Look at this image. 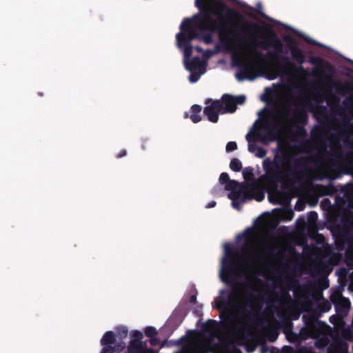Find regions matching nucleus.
<instances>
[{
  "instance_id": "1",
  "label": "nucleus",
  "mask_w": 353,
  "mask_h": 353,
  "mask_svg": "<svg viewBox=\"0 0 353 353\" xmlns=\"http://www.w3.org/2000/svg\"><path fill=\"white\" fill-rule=\"evenodd\" d=\"M248 44L250 46L249 55L256 63H261L265 61V55L261 51L258 50L257 47L264 50H268L270 47L274 48V51H268L266 57L276 68L277 74L289 77L292 75L293 71L300 75L306 73L302 65L305 61L304 52L301 48L288 46L292 59L299 64V66L294 67V64L288 56L279 55L283 52V44L274 31L270 30L269 34L265 36L263 41L257 42L256 39L252 40L248 42Z\"/></svg>"
},
{
  "instance_id": "2",
  "label": "nucleus",
  "mask_w": 353,
  "mask_h": 353,
  "mask_svg": "<svg viewBox=\"0 0 353 353\" xmlns=\"http://www.w3.org/2000/svg\"><path fill=\"white\" fill-rule=\"evenodd\" d=\"M243 237L245 240L241 249L232 247L230 243H225L224 245L225 255L221 261V280L232 285V291L228 295V300L221 299L216 303V308L221 311L220 319L223 327L228 328L233 323V315L227 307L231 305L236 299V286L243 285L248 290H252V285L250 282H240L237 280H233L232 278L237 275V269L236 258L241 252H249L253 248L254 240L252 236L251 229L248 228L243 233L240 234L238 238Z\"/></svg>"
},
{
  "instance_id": "3",
  "label": "nucleus",
  "mask_w": 353,
  "mask_h": 353,
  "mask_svg": "<svg viewBox=\"0 0 353 353\" xmlns=\"http://www.w3.org/2000/svg\"><path fill=\"white\" fill-rule=\"evenodd\" d=\"M216 6H210L207 12L203 16L198 17L199 27L210 31V33H200L199 39L203 40L206 44H210L213 41L212 33H218L222 43L227 46L231 44L233 39H236L242 43L245 40L237 34L234 28V23L232 19L235 17H240L241 14L234 10L228 9L223 16V12L226 5L220 0H217Z\"/></svg>"
},
{
  "instance_id": "4",
  "label": "nucleus",
  "mask_w": 353,
  "mask_h": 353,
  "mask_svg": "<svg viewBox=\"0 0 353 353\" xmlns=\"http://www.w3.org/2000/svg\"><path fill=\"white\" fill-rule=\"evenodd\" d=\"M279 150L281 155L276 153L272 160L266 158L263 161L265 179L268 183L275 187H277L279 183L284 187L294 185L296 181L307 171V165L311 159L308 157L301 156L294 159L293 167L285 169L283 165H289L292 159L284 150L280 148Z\"/></svg>"
},
{
  "instance_id": "5",
  "label": "nucleus",
  "mask_w": 353,
  "mask_h": 353,
  "mask_svg": "<svg viewBox=\"0 0 353 353\" xmlns=\"http://www.w3.org/2000/svg\"><path fill=\"white\" fill-rule=\"evenodd\" d=\"M262 300L254 294L250 292L246 299H244V306L250 307V310H245L241 314V319L243 325H250L252 316H258L261 309Z\"/></svg>"
},
{
  "instance_id": "6",
  "label": "nucleus",
  "mask_w": 353,
  "mask_h": 353,
  "mask_svg": "<svg viewBox=\"0 0 353 353\" xmlns=\"http://www.w3.org/2000/svg\"><path fill=\"white\" fill-rule=\"evenodd\" d=\"M314 73L316 77H322L325 81L333 83L335 85L336 92L338 94H350V97L347 99L345 101H344V104L353 105V84L352 83H336L333 81L332 77L330 74H327L323 69H321L319 72L314 69Z\"/></svg>"
},
{
  "instance_id": "7",
  "label": "nucleus",
  "mask_w": 353,
  "mask_h": 353,
  "mask_svg": "<svg viewBox=\"0 0 353 353\" xmlns=\"http://www.w3.org/2000/svg\"><path fill=\"white\" fill-rule=\"evenodd\" d=\"M305 327L301 331V335L303 339L310 337L316 339L319 337L324 331L327 325L314 317H309L304 322Z\"/></svg>"
},
{
  "instance_id": "8",
  "label": "nucleus",
  "mask_w": 353,
  "mask_h": 353,
  "mask_svg": "<svg viewBox=\"0 0 353 353\" xmlns=\"http://www.w3.org/2000/svg\"><path fill=\"white\" fill-rule=\"evenodd\" d=\"M232 61L235 65H237L240 70L236 74V78L238 81H241L245 79L253 81L256 78V72L257 68L252 63L243 61L241 59L232 57Z\"/></svg>"
},
{
  "instance_id": "9",
  "label": "nucleus",
  "mask_w": 353,
  "mask_h": 353,
  "mask_svg": "<svg viewBox=\"0 0 353 353\" xmlns=\"http://www.w3.org/2000/svg\"><path fill=\"white\" fill-rule=\"evenodd\" d=\"M264 128L265 130L263 134L261 132L259 128L254 130V136L258 142L267 145L270 142H274L279 139V126L278 124L266 123Z\"/></svg>"
},
{
  "instance_id": "10",
  "label": "nucleus",
  "mask_w": 353,
  "mask_h": 353,
  "mask_svg": "<svg viewBox=\"0 0 353 353\" xmlns=\"http://www.w3.org/2000/svg\"><path fill=\"white\" fill-rule=\"evenodd\" d=\"M244 95L233 96L230 94H224L220 101L222 105V112L234 113L237 109V105H242L245 101Z\"/></svg>"
},
{
  "instance_id": "11",
  "label": "nucleus",
  "mask_w": 353,
  "mask_h": 353,
  "mask_svg": "<svg viewBox=\"0 0 353 353\" xmlns=\"http://www.w3.org/2000/svg\"><path fill=\"white\" fill-rule=\"evenodd\" d=\"M211 101V104L204 108L203 114L207 117L209 121L217 123L219 121V114L222 112V105L219 100L212 101L211 99H207L205 103Z\"/></svg>"
},
{
  "instance_id": "12",
  "label": "nucleus",
  "mask_w": 353,
  "mask_h": 353,
  "mask_svg": "<svg viewBox=\"0 0 353 353\" xmlns=\"http://www.w3.org/2000/svg\"><path fill=\"white\" fill-rule=\"evenodd\" d=\"M331 301L334 304L336 312L346 313L350 307V300L341 294L332 295Z\"/></svg>"
},
{
  "instance_id": "13",
  "label": "nucleus",
  "mask_w": 353,
  "mask_h": 353,
  "mask_svg": "<svg viewBox=\"0 0 353 353\" xmlns=\"http://www.w3.org/2000/svg\"><path fill=\"white\" fill-rule=\"evenodd\" d=\"M176 43L179 48L183 49L184 61L190 59L192 54V46L191 43L185 41L183 33L179 32L176 35Z\"/></svg>"
},
{
  "instance_id": "14",
  "label": "nucleus",
  "mask_w": 353,
  "mask_h": 353,
  "mask_svg": "<svg viewBox=\"0 0 353 353\" xmlns=\"http://www.w3.org/2000/svg\"><path fill=\"white\" fill-rule=\"evenodd\" d=\"M185 314L183 310H176L169 319V324L178 327L183 321Z\"/></svg>"
},
{
  "instance_id": "15",
  "label": "nucleus",
  "mask_w": 353,
  "mask_h": 353,
  "mask_svg": "<svg viewBox=\"0 0 353 353\" xmlns=\"http://www.w3.org/2000/svg\"><path fill=\"white\" fill-rule=\"evenodd\" d=\"M185 68L188 71L196 70L197 68L203 67V61L198 56L194 57L191 60L184 61Z\"/></svg>"
},
{
  "instance_id": "16",
  "label": "nucleus",
  "mask_w": 353,
  "mask_h": 353,
  "mask_svg": "<svg viewBox=\"0 0 353 353\" xmlns=\"http://www.w3.org/2000/svg\"><path fill=\"white\" fill-rule=\"evenodd\" d=\"M201 110L202 108L199 105L194 104L191 107L190 119L193 123H196L201 121L202 117L200 114Z\"/></svg>"
},
{
  "instance_id": "17",
  "label": "nucleus",
  "mask_w": 353,
  "mask_h": 353,
  "mask_svg": "<svg viewBox=\"0 0 353 353\" xmlns=\"http://www.w3.org/2000/svg\"><path fill=\"white\" fill-rule=\"evenodd\" d=\"M243 194V200L245 201L246 199H252V196H250L247 192L245 191L243 188H240L239 189L231 190L228 194V198L232 201H236L240 196L241 194Z\"/></svg>"
},
{
  "instance_id": "18",
  "label": "nucleus",
  "mask_w": 353,
  "mask_h": 353,
  "mask_svg": "<svg viewBox=\"0 0 353 353\" xmlns=\"http://www.w3.org/2000/svg\"><path fill=\"white\" fill-rule=\"evenodd\" d=\"M245 139L248 142V150L251 153H254L256 149L259 148V145L256 143V141H258L254 136V131L252 134L250 132L248 133L245 136Z\"/></svg>"
},
{
  "instance_id": "19",
  "label": "nucleus",
  "mask_w": 353,
  "mask_h": 353,
  "mask_svg": "<svg viewBox=\"0 0 353 353\" xmlns=\"http://www.w3.org/2000/svg\"><path fill=\"white\" fill-rule=\"evenodd\" d=\"M116 342L114 333L112 331L106 332L101 339V345H112Z\"/></svg>"
},
{
  "instance_id": "20",
  "label": "nucleus",
  "mask_w": 353,
  "mask_h": 353,
  "mask_svg": "<svg viewBox=\"0 0 353 353\" xmlns=\"http://www.w3.org/2000/svg\"><path fill=\"white\" fill-rule=\"evenodd\" d=\"M314 117L319 121L327 120V108L324 105H319L316 111L314 113Z\"/></svg>"
},
{
  "instance_id": "21",
  "label": "nucleus",
  "mask_w": 353,
  "mask_h": 353,
  "mask_svg": "<svg viewBox=\"0 0 353 353\" xmlns=\"http://www.w3.org/2000/svg\"><path fill=\"white\" fill-rule=\"evenodd\" d=\"M293 121H299L305 123L307 121V115L305 110H296L294 113Z\"/></svg>"
},
{
  "instance_id": "22",
  "label": "nucleus",
  "mask_w": 353,
  "mask_h": 353,
  "mask_svg": "<svg viewBox=\"0 0 353 353\" xmlns=\"http://www.w3.org/2000/svg\"><path fill=\"white\" fill-rule=\"evenodd\" d=\"M245 188L247 189L248 194V193L252 194L256 192V195L254 197V199L257 201H261L264 199V194L261 191H258L254 185L249 184V185H247L246 186H245Z\"/></svg>"
},
{
  "instance_id": "23",
  "label": "nucleus",
  "mask_w": 353,
  "mask_h": 353,
  "mask_svg": "<svg viewBox=\"0 0 353 353\" xmlns=\"http://www.w3.org/2000/svg\"><path fill=\"white\" fill-rule=\"evenodd\" d=\"M181 32L185 33L189 30L194 29V24L191 19H184L180 25Z\"/></svg>"
},
{
  "instance_id": "24",
  "label": "nucleus",
  "mask_w": 353,
  "mask_h": 353,
  "mask_svg": "<svg viewBox=\"0 0 353 353\" xmlns=\"http://www.w3.org/2000/svg\"><path fill=\"white\" fill-rule=\"evenodd\" d=\"M290 107H286L283 111H275L272 113V117L274 120L276 121H281V117H279V114L282 117L285 118L290 112Z\"/></svg>"
},
{
  "instance_id": "25",
  "label": "nucleus",
  "mask_w": 353,
  "mask_h": 353,
  "mask_svg": "<svg viewBox=\"0 0 353 353\" xmlns=\"http://www.w3.org/2000/svg\"><path fill=\"white\" fill-rule=\"evenodd\" d=\"M183 35L185 36V41L188 43H190L191 41L200 38V33H199L196 30L192 29L191 30H189L188 32L183 33Z\"/></svg>"
},
{
  "instance_id": "26",
  "label": "nucleus",
  "mask_w": 353,
  "mask_h": 353,
  "mask_svg": "<svg viewBox=\"0 0 353 353\" xmlns=\"http://www.w3.org/2000/svg\"><path fill=\"white\" fill-rule=\"evenodd\" d=\"M243 186L237 181L230 179L228 183L225 185V190H234Z\"/></svg>"
},
{
  "instance_id": "27",
  "label": "nucleus",
  "mask_w": 353,
  "mask_h": 353,
  "mask_svg": "<svg viewBox=\"0 0 353 353\" xmlns=\"http://www.w3.org/2000/svg\"><path fill=\"white\" fill-rule=\"evenodd\" d=\"M230 168L234 172H239L242 169V163L237 158H233L230 163Z\"/></svg>"
},
{
  "instance_id": "28",
  "label": "nucleus",
  "mask_w": 353,
  "mask_h": 353,
  "mask_svg": "<svg viewBox=\"0 0 353 353\" xmlns=\"http://www.w3.org/2000/svg\"><path fill=\"white\" fill-rule=\"evenodd\" d=\"M218 323L216 320L209 319L203 325V329L205 331H212L216 329Z\"/></svg>"
},
{
  "instance_id": "29",
  "label": "nucleus",
  "mask_w": 353,
  "mask_h": 353,
  "mask_svg": "<svg viewBox=\"0 0 353 353\" xmlns=\"http://www.w3.org/2000/svg\"><path fill=\"white\" fill-rule=\"evenodd\" d=\"M128 353H142L137 341H130L128 346Z\"/></svg>"
},
{
  "instance_id": "30",
  "label": "nucleus",
  "mask_w": 353,
  "mask_h": 353,
  "mask_svg": "<svg viewBox=\"0 0 353 353\" xmlns=\"http://www.w3.org/2000/svg\"><path fill=\"white\" fill-rule=\"evenodd\" d=\"M190 74L189 76V81L191 83H195L197 81H199V78L201 77V74L204 73L205 68H203V71L201 70L200 73L197 72L196 70H192V71H190Z\"/></svg>"
},
{
  "instance_id": "31",
  "label": "nucleus",
  "mask_w": 353,
  "mask_h": 353,
  "mask_svg": "<svg viewBox=\"0 0 353 353\" xmlns=\"http://www.w3.org/2000/svg\"><path fill=\"white\" fill-rule=\"evenodd\" d=\"M157 330L154 327L148 326L145 329V334L147 337L152 339V337H154L157 334Z\"/></svg>"
},
{
  "instance_id": "32",
  "label": "nucleus",
  "mask_w": 353,
  "mask_h": 353,
  "mask_svg": "<svg viewBox=\"0 0 353 353\" xmlns=\"http://www.w3.org/2000/svg\"><path fill=\"white\" fill-rule=\"evenodd\" d=\"M295 34L300 38L303 39L307 43L314 45V46H319V43L315 40L310 38L309 37L305 36L301 33H298L295 32Z\"/></svg>"
},
{
  "instance_id": "33",
  "label": "nucleus",
  "mask_w": 353,
  "mask_h": 353,
  "mask_svg": "<svg viewBox=\"0 0 353 353\" xmlns=\"http://www.w3.org/2000/svg\"><path fill=\"white\" fill-rule=\"evenodd\" d=\"M139 345L142 353H155L152 349L148 348L146 341H142L141 340V341L139 342Z\"/></svg>"
},
{
  "instance_id": "34",
  "label": "nucleus",
  "mask_w": 353,
  "mask_h": 353,
  "mask_svg": "<svg viewBox=\"0 0 353 353\" xmlns=\"http://www.w3.org/2000/svg\"><path fill=\"white\" fill-rule=\"evenodd\" d=\"M323 135V129L320 126H317L311 132V136L313 139H320Z\"/></svg>"
},
{
  "instance_id": "35",
  "label": "nucleus",
  "mask_w": 353,
  "mask_h": 353,
  "mask_svg": "<svg viewBox=\"0 0 353 353\" xmlns=\"http://www.w3.org/2000/svg\"><path fill=\"white\" fill-rule=\"evenodd\" d=\"M336 348L341 353H346L348 350V345L346 342L340 341L336 344Z\"/></svg>"
},
{
  "instance_id": "36",
  "label": "nucleus",
  "mask_w": 353,
  "mask_h": 353,
  "mask_svg": "<svg viewBox=\"0 0 353 353\" xmlns=\"http://www.w3.org/2000/svg\"><path fill=\"white\" fill-rule=\"evenodd\" d=\"M132 336L133 337V339L130 341H137L139 343L143 339V334L139 330H134L132 334Z\"/></svg>"
},
{
  "instance_id": "37",
  "label": "nucleus",
  "mask_w": 353,
  "mask_h": 353,
  "mask_svg": "<svg viewBox=\"0 0 353 353\" xmlns=\"http://www.w3.org/2000/svg\"><path fill=\"white\" fill-rule=\"evenodd\" d=\"M255 256L253 254H248L246 259L243 261V265L245 268H249L250 263L254 261Z\"/></svg>"
},
{
  "instance_id": "38",
  "label": "nucleus",
  "mask_w": 353,
  "mask_h": 353,
  "mask_svg": "<svg viewBox=\"0 0 353 353\" xmlns=\"http://www.w3.org/2000/svg\"><path fill=\"white\" fill-rule=\"evenodd\" d=\"M230 180L229 174L226 172H222L219 176V183L221 185H225Z\"/></svg>"
},
{
  "instance_id": "39",
  "label": "nucleus",
  "mask_w": 353,
  "mask_h": 353,
  "mask_svg": "<svg viewBox=\"0 0 353 353\" xmlns=\"http://www.w3.org/2000/svg\"><path fill=\"white\" fill-rule=\"evenodd\" d=\"M254 153L256 157L259 158H263L266 155L267 151L263 148L259 146Z\"/></svg>"
},
{
  "instance_id": "40",
  "label": "nucleus",
  "mask_w": 353,
  "mask_h": 353,
  "mask_svg": "<svg viewBox=\"0 0 353 353\" xmlns=\"http://www.w3.org/2000/svg\"><path fill=\"white\" fill-rule=\"evenodd\" d=\"M104 347L102 348L101 353H114L115 347L111 345H103Z\"/></svg>"
},
{
  "instance_id": "41",
  "label": "nucleus",
  "mask_w": 353,
  "mask_h": 353,
  "mask_svg": "<svg viewBox=\"0 0 353 353\" xmlns=\"http://www.w3.org/2000/svg\"><path fill=\"white\" fill-rule=\"evenodd\" d=\"M227 152H232L237 149V144L235 141H230L225 147Z\"/></svg>"
},
{
  "instance_id": "42",
  "label": "nucleus",
  "mask_w": 353,
  "mask_h": 353,
  "mask_svg": "<svg viewBox=\"0 0 353 353\" xmlns=\"http://www.w3.org/2000/svg\"><path fill=\"white\" fill-rule=\"evenodd\" d=\"M283 40L285 41H286L287 43H288L289 44L292 45V46H296L298 44L296 39L290 35L284 36Z\"/></svg>"
},
{
  "instance_id": "43",
  "label": "nucleus",
  "mask_w": 353,
  "mask_h": 353,
  "mask_svg": "<svg viewBox=\"0 0 353 353\" xmlns=\"http://www.w3.org/2000/svg\"><path fill=\"white\" fill-rule=\"evenodd\" d=\"M323 60L321 57H311L310 59V63L312 65H318L319 64H321L323 63Z\"/></svg>"
},
{
  "instance_id": "44",
  "label": "nucleus",
  "mask_w": 353,
  "mask_h": 353,
  "mask_svg": "<svg viewBox=\"0 0 353 353\" xmlns=\"http://www.w3.org/2000/svg\"><path fill=\"white\" fill-rule=\"evenodd\" d=\"M118 334L121 337V338H125L128 335V330L126 327H121L119 328H118Z\"/></svg>"
},
{
  "instance_id": "45",
  "label": "nucleus",
  "mask_w": 353,
  "mask_h": 353,
  "mask_svg": "<svg viewBox=\"0 0 353 353\" xmlns=\"http://www.w3.org/2000/svg\"><path fill=\"white\" fill-rule=\"evenodd\" d=\"M209 0H195V4L200 10H203Z\"/></svg>"
},
{
  "instance_id": "46",
  "label": "nucleus",
  "mask_w": 353,
  "mask_h": 353,
  "mask_svg": "<svg viewBox=\"0 0 353 353\" xmlns=\"http://www.w3.org/2000/svg\"><path fill=\"white\" fill-rule=\"evenodd\" d=\"M149 341L152 346H157L161 343V340L156 336L154 337H152V339H150Z\"/></svg>"
},
{
  "instance_id": "47",
  "label": "nucleus",
  "mask_w": 353,
  "mask_h": 353,
  "mask_svg": "<svg viewBox=\"0 0 353 353\" xmlns=\"http://www.w3.org/2000/svg\"><path fill=\"white\" fill-rule=\"evenodd\" d=\"M243 176L245 179L248 178L249 176L253 175V168H246L243 172Z\"/></svg>"
},
{
  "instance_id": "48",
  "label": "nucleus",
  "mask_w": 353,
  "mask_h": 353,
  "mask_svg": "<svg viewBox=\"0 0 353 353\" xmlns=\"http://www.w3.org/2000/svg\"><path fill=\"white\" fill-rule=\"evenodd\" d=\"M318 218V214L314 211H311L309 214L308 220L310 221H315Z\"/></svg>"
},
{
  "instance_id": "49",
  "label": "nucleus",
  "mask_w": 353,
  "mask_h": 353,
  "mask_svg": "<svg viewBox=\"0 0 353 353\" xmlns=\"http://www.w3.org/2000/svg\"><path fill=\"white\" fill-rule=\"evenodd\" d=\"M283 353H293L294 349L291 346H284L282 350Z\"/></svg>"
},
{
  "instance_id": "50",
  "label": "nucleus",
  "mask_w": 353,
  "mask_h": 353,
  "mask_svg": "<svg viewBox=\"0 0 353 353\" xmlns=\"http://www.w3.org/2000/svg\"><path fill=\"white\" fill-rule=\"evenodd\" d=\"M221 188L219 185L217 186H214L212 190V193L214 194V195H218L219 194L220 192H221Z\"/></svg>"
},
{
  "instance_id": "51",
  "label": "nucleus",
  "mask_w": 353,
  "mask_h": 353,
  "mask_svg": "<svg viewBox=\"0 0 353 353\" xmlns=\"http://www.w3.org/2000/svg\"><path fill=\"white\" fill-rule=\"evenodd\" d=\"M331 308V305L329 303H325L322 306V310L323 312H327Z\"/></svg>"
},
{
  "instance_id": "52",
  "label": "nucleus",
  "mask_w": 353,
  "mask_h": 353,
  "mask_svg": "<svg viewBox=\"0 0 353 353\" xmlns=\"http://www.w3.org/2000/svg\"><path fill=\"white\" fill-rule=\"evenodd\" d=\"M127 154V151L125 150H121L117 155V158L120 159L122 158Z\"/></svg>"
},
{
  "instance_id": "53",
  "label": "nucleus",
  "mask_w": 353,
  "mask_h": 353,
  "mask_svg": "<svg viewBox=\"0 0 353 353\" xmlns=\"http://www.w3.org/2000/svg\"><path fill=\"white\" fill-rule=\"evenodd\" d=\"M297 131H298L299 135H300V136H304L305 134V129L303 127H298Z\"/></svg>"
},
{
  "instance_id": "54",
  "label": "nucleus",
  "mask_w": 353,
  "mask_h": 353,
  "mask_svg": "<svg viewBox=\"0 0 353 353\" xmlns=\"http://www.w3.org/2000/svg\"><path fill=\"white\" fill-rule=\"evenodd\" d=\"M304 208V205L303 203H299V202H297L295 205V210H297V211H302Z\"/></svg>"
},
{
  "instance_id": "55",
  "label": "nucleus",
  "mask_w": 353,
  "mask_h": 353,
  "mask_svg": "<svg viewBox=\"0 0 353 353\" xmlns=\"http://www.w3.org/2000/svg\"><path fill=\"white\" fill-rule=\"evenodd\" d=\"M232 205L234 208L240 210V203L237 201H232Z\"/></svg>"
},
{
  "instance_id": "56",
  "label": "nucleus",
  "mask_w": 353,
  "mask_h": 353,
  "mask_svg": "<svg viewBox=\"0 0 353 353\" xmlns=\"http://www.w3.org/2000/svg\"><path fill=\"white\" fill-rule=\"evenodd\" d=\"M196 301V294L191 295L189 299V302L191 303H195Z\"/></svg>"
},
{
  "instance_id": "57",
  "label": "nucleus",
  "mask_w": 353,
  "mask_h": 353,
  "mask_svg": "<svg viewBox=\"0 0 353 353\" xmlns=\"http://www.w3.org/2000/svg\"><path fill=\"white\" fill-rule=\"evenodd\" d=\"M148 139H141V148L143 150H145L146 148V143H148Z\"/></svg>"
},
{
  "instance_id": "58",
  "label": "nucleus",
  "mask_w": 353,
  "mask_h": 353,
  "mask_svg": "<svg viewBox=\"0 0 353 353\" xmlns=\"http://www.w3.org/2000/svg\"><path fill=\"white\" fill-rule=\"evenodd\" d=\"M216 203L215 201H211L208 203L206 207L208 208H214L216 205Z\"/></svg>"
},
{
  "instance_id": "59",
  "label": "nucleus",
  "mask_w": 353,
  "mask_h": 353,
  "mask_svg": "<svg viewBox=\"0 0 353 353\" xmlns=\"http://www.w3.org/2000/svg\"><path fill=\"white\" fill-rule=\"evenodd\" d=\"M184 353H194V350L192 347H188Z\"/></svg>"
},
{
  "instance_id": "60",
  "label": "nucleus",
  "mask_w": 353,
  "mask_h": 353,
  "mask_svg": "<svg viewBox=\"0 0 353 353\" xmlns=\"http://www.w3.org/2000/svg\"><path fill=\"white\" fill-rule=\"evenodd\" d=\"M232 353H243L239 348H234Z\"/></svg>"
},
{
  "instance_id": "61",
  "label": "nucleus",
  "mask_w": 353,
  "mask_h": 353,
  "mask_svg": "<svg viewBox=\"0 0 353 353\" xmlns=\"http://www.w3.org/2000/svg\"><path fill=\"white\" fill-rule=\"evenodd\" d=\"M195 50H196L198 52H201L203 51V49H202L201 47H199V46H196V47L195 48Z\"/></svg>"
},
{
  "instance_id": "62",
  "label": "nucleus",
  "mask_w": 353,
  "mask_h": 353,
  "mask_svg": "<svg viewBox=\"0 0 353 353\" xmlns=\"http://www.w3.org/2000/svg\"><path fill=\"white\" fill-rule=\"evenodd\" d=\"M288 214H289V216H290V218H289V219H290L292 217L293 214H294L293 211L290 210V211L288 212Z\"/></svg>"
},
{
  "instance_id": "63",
  "label": "nucleus",
  "mask_w": 353,
  "mask_h": 353,
  "mask_svg": "<svg viewBox=\"0 0 353 353\" xmlns=\"http://www.w3.org/2000/svg\"><path fill=\"white\" fill-rule=\"evenodd\" d=\"M328 288V283H327V281H325L323 283V288Z\"/></svg>"
},
{
  "instance_id": "64",
  "label": "nucleus",
  "mask_w": 353,
  "mask_h": 353,
  "mask_svg": "<svg viewBox=\"0 0 353 353\" xmlns=\"http://www.w3.org/2000/svg\"><path fill=\"white\" fill-rule=\"evenodd\" d=\"M224 293H225V290H221L220 291V294H221V295L223 294Z\"/></svg>"
}]
</instances>
